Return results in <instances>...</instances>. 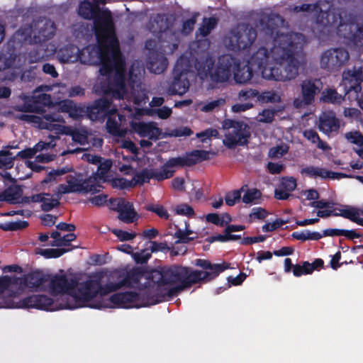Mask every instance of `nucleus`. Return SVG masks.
Listing matches in <instances>:
<instances>
[{
	"label": "nucleus",
	"mask_w": 363,
	"mask_h": 363,
	"mask_svg": "<svg viewBox=\"0 0 363 363\" xmlns=\"http://www.w3.org/2000/svg\"><path fill=\"white\" fill-rule=\"evenodd\" d=\"M283 21L280 15L275 13L263 16L260 20L262 32L274 43L272 53L275 62L272 69L264 72V78L267 79L286 82L295 79L298 74V57L302 48L293 40L292 35L280 31Z\"/></svg>",
	"instance_id": "f257e3e1"
},
{
	"label": "nucleus",
	"mask_w": 363,
	"mask_h": 363,
	"mask_svg": "<svg viewBox=\"0 0 363 363\" xmlns=\"http://www.w3.org/2000/svg\"><path fill=\"white\" fill-rule=\"evenodd\" d=\"M199 273L189 267L180 264L160 266L146 274L145 287L157 286V291L147 304H157L173 298L179 292L199 283Z\"/></svg>",
	"instance_id": "f03ea898"
},
{
	"label": "nucleus",
	"mask_w": 363,
	"mask_h": 363,
	"mask_svg": "<svg viewBox=\"0 0 363 363\" xmlns=\"http://www.w3.org/2000/svg\"><path fill=\"white\" fill-rule=\"evenodd\" d=\"M52 295H69L74 303H65L60 308L75 309L88 307L95 309L107 308L108 303L99 298L100 279H89L79 282L77 276L69 277L67 274H55L50 281Z\"/></svg>",
	"instance_id": "7ed1b4c3"
},
{
	"label": "nucleus",
	"mask_w": 363,
	"mask_h": 363,
	"mask_svg": "<svg viewBox=\"0 0 363 363\" xmlns=\"http://www.w3.org/2000/svg\"><path fill=\"white\" fill-rule=\"evenodd\" d=\"M111 45L108 55L107 50H104L102 60L103 65L100 66L99 73L102 76L110 77L114 71L113 79L109 81L103 92L106 95H111L113 98L121 99L127 93L125 87V67L120 48L117 43Z\"/></svg>",
	"instance_id": "20e7f679"
},
{
	"label": "nucleus",
	"mask_w": 363,
	"mask_h": 363,
	"mask_svg": "<svg viewBox=\"0 0 363 363\" xmlns=\"http://www.w3.org/2000/svg\"><path fill=\"white\" fill-rule=\"evenodd\" d=\"M323 29H337V33L356 45L363 46V26L355 23L343 8L330 7L317 18Z\"/></svg>",
	"instance_id": "39448f33"
},
{
	"label": "nucleus",
	"mask_w": 363,
	"mask_h": 363,
	"mask_svg": "<svg viewBox=\"0 0 363 363\" xmlns=\"http://www.w3.org/2000/svg\"><path fill=\"white\" fill-rule=\"evenodd\" d=\"M78 13L84 19L94 21V35L101 45L108 33L116 31L112 13L108 9L101 10L98 5L84 0L79 6Z\"/></svg>",
	"instance_id": "423d86ee"
},
{
	"label": "nucleus",
	"mask_w": 363,
	"mask_h": 363,
	"mask_svg": "<svg viewBox=\"0 0 363 363\" xmlns=\"http://www.w3.org/2000/svg\"><path fill=\"white\" fill-rule=\"evenodd\" d=\"M116 41L117 47H119V42L116 35V31H111L107 35L103 45H101L99 40L96 39L97 45L91 46L88 45L83 48L82 50L79 49V60L82 64L84 65H93L99 61L101 66L103 65L102 54L103 51L107 50V54H109L111 50V45H115Z\"/></svg>",
	"instance_id": "0eeeda50"
},
{
	"label": "nucleus",
	"mask_w": 363,
	"mask_h": 363,
	"mask_svg": "<svg viewBox=\"0 0 363 363\" xmlns=\"http://www.w3.org/2000/svg\"><path fill=\"white\" fill-rule=\"evenodd\" d=\"M189 60L185 57H180L177 61L174 68V78L167 89L169 95L184 94L189 88V81L187 79V74L189 72Z\"/></svg>",
	"instance_id": "6e6552de"
},
{
	"label": "nucleus",
	"mask_w": 363,
	"mask_h": 363,
	"mask_svg": "<svg viewBox=\"0 0 363 363\" xmlns=\"http://www.w3.org/2000/svg\"><path fill=\"white\" fill-rule=\"evenodd\" d=\"M350 60L348 51L343 48H329L325 50L320 60V67L330 72L339 71Z\"/></svg>",
	"instance_id": "1a4fd4ad"
},
{
	"label": "nucleus",
	"mask_w": 363,
	"mask_h": 363,
	"mask_svg": "<svg viewBox=\"0 0 363 363\" xmlns=\"http://www.w3.org/2000/svg\"><path fill=\"white\" fill-rule=\"evenodd\" d=\"M149 272L145 271L141 267H135L128 271L125 277L116 283L109 282L103 285L100 281V300L104 301V296L116 291L123 286H130L132 284H138L143 277L146 279V274Z\"/></svg>",
	"instance_id": "9d476101"
},
{
	"label": "nucleus",
	"mask_w": 363,
	"mask_h": 363,
	"mask_svg": "<svg viewBox=\"0 0 363 363\" xmlns=\"http://www.w3.org/2000/svg\"><path fill=\"white\" fill-rule=\"evenodd\" d=\"M257 30L250 25H246L241 30H233L230 33L228 48L234 52L247 50L255 41Z\"/></svg>",
	"instance_id": "9b49d317"
},
{
	"label": "nucleus",
	"mask_w": 363,
	"mask_h": 363,
	"mask_svg": "<svg viewBox=\"0 0 363 363\" xmlns=\"http://www.w3.org/2000/svg\"><path fill=\"white\" fill-rule=\"evenodd\" d=\"M32 40L35 44H41L52 39L56 33V26L52 20L40 18L34 21L30 26Z\"/></svg>",
	"instance_id": "f8f14e48"
},
{
	"label": "nucleus",
	"mask_w": 363,
	"mask_h": 363,
	"mask_svg": "<svg viewBox=\"0 0 363 363\" xmlns=\"http://www.w3.org/2000/svg\"><path fill=\"white\" fill-rule=\"evenodd\" d=\"M111 99L101 97L86 107L87 116L91 121H104L106 117L116 113L118 109L113 106Z\"/></svg>",
	"instance_id": "ddd939ff"
},
{
	"label": "nucleus",
	"mask_w": 363,
	"mask_h": 363,
	"mask_svg": "<svg viewBox=\"0 0 363 363\" xmlns=\"http://www.w3.org/2000/svg\"><path fill=\"white\" fill-rule=\"evenodd\" d=\"M152 296V295H147L145 301L140 304L139 303L140 300V294L135 291L119 292L111 295L109 298V301L114 307L121 308L145 307L152 305L147 304L148 300Z\"/></svg>",
	"instance_id": "4468645a"
},
{
	"label": "nucleus",
	"mask_w": 363,
	"mask_h": 363,
	"mask_svg": "<svg viewBox=\"0 0 363 363\" xmlns=\"http://www.w3.org/2000/svg\"><path fill=\"white\" fill-rule=\"evenodd\" d=\"M266 40H271L273 46L270 48V51L268 50L265 47H260L256 52H255L250 60H248L249 64L252 67H255L257 71L262 73L264 77V72L267 69H272L275 62V59L273 57L272 50H274V43L272 40L269 38L264 33Z\"/></svg>",
	"instance_id": "2eb2a0df"
},
{
	"label": "nucleus",
	"mask_w": 363,
	"mask_h": 363,
	"mask_svg": "<svg viewBox=\"0 0 363 363\" xmlns=\"http://www.w3.org/2000/svg\"><path fill=\"white\" fill-rule=\"evenodd\" d=\"M229 127L234 128L235 129L232 133L225 135V138L223 140V143L227 147L232 149L237 145H245L248 143L250 133L246 129V125L240 122L230 121Z\"/></svg>",
	"instance_id": "dca6fc26"
},
{
	"label": "nucleus",
	"mask_w": 363,
	"mask_h": 363,
	"mask_svg": "<svg viewBox=\"0 0 363 363\" xmlns=\"http://www.w3.org/2000/svg\"><path fill=\"white\" fill-rule=\"evenodd\" d=\"M301 97L294 101V105L296 108L311 105L315 99V96L320 91V88L316 84V80L306 79L300 85Z\"/></svg>",
	"instance_id": "f3484780"
},
{
	"label": "nucleus",
	"mask_w": 363,
	"mask_h": 363,
	"mask_svg": "<svg viewBox=\"0 0 363 363\" xmlns=\"http://www.w3.org/2000/svg\"><path fill=\"white\" fill-rule=\"evenodd\" d=\"M236 59L230 55H224L218 57L217 65L211 75V79L216 82L228 81L234 71Z\"/></svg>",
	"instance_id": "a211bd4d"
},
{
	"label": "nucleus",
	"mask_w": 363,
	"mask_h": 363,
	"mask_svg": "<svg viewBox=\"0 0 363 363\" xmlns=\"http://www.w3.org/2000/svg\"><path fill=\"white\" fill-rule=\"evenodd\" d=\"M66 181L72 193H96L99 192L102 188V186L96 182L95 177H89L82 181L76 176L68 175Z\"/></svg>",
	"instance_id": "6ab92c4d"
},
{
	"label": "nucleus",
	"mask_w": 363,
	"mask_h": 363,
	"mask_svg": "<svg viewBox=\"0 0 363 363\" xmlns=\"http://www.w3.org/2000/svg\"><path fill=\"white\" fill-rule=\"evenodd\" d=\"M47 280L46 276L39 270L31 272L23 277H11L13 286H18L19 289L27 287L35 290L43 286Z\"/></svg>",
	"instance_id": "aec40b11"
},
{
	"label": "nucleus",
	"mask_w": 363,
	"mask_h": 363,
	"mask_svg": "<svg viewBox=\"0 0 363 363\" xmlns=\"http://www.w3.org/2000/svg\"><path fill=\"white\" fill-rule=\"evenodd\" d=\"M19 304V307L23 308H36L44 311H54L57 309L53 299L44 294L28 296L21 300Z\"/></svg>",
	"instance_id": "412c9836"
},
{
	"label": "nucleus",
	"mask_w": 363,
	"mask_h": 363,
	"mask_svg": "<svg viewBox=\"0 0 363 363\" xmlns=\"http://www.w3.org/2000/svg\"><path fill=\"white\" fill-rule=\"evenodd\" d=\"M111 209L117 211L118 218L125 223H133L139 218L133 204L122 198L117 201L116 207H111Z\"/></svg>",
	"instance_id": "4be33fe9"
},
{
	"label": "nucleus",
	"mask_w": 363,
	"mask_h": 363,
	"mask_svg": "<svg viewBox=\"0 0 363 363\" xmlns=\"http://www.w3.org/2000/svg\"><path fill=\"white\" fill-rule=\"evenodd\" d=\"M318 129L327 135L337 133L340 129V121L333 111L323 112L319 116Z\"/></svg>",
	"instance_id": "5701e85b"
},
{
	"label": "nucleus",
	"mask_w": 363,
	"mask_h": 363,
	"mask_svg": "<svg viewBox=\"0 0 363 363\" xmlns=\"http://www.w3.org/2000/svg\"><path fill=\"white\" fill-rule=\"evenodd\" d=\"M132 130L140 137H147L150 140L159 139L162 130L153 123L135 122L130 123Z\"/></svg>",
	"instance_id": "b1692460"
},
{
	"label": "nucleus",
	"mask_w": 363,
	"mask_h": 363,
	"mask_svg": "<svg viewBox=\"0 0 363 363\" xmlns=\"http://www.w3.org/2000/svg\"><path fill=\"white\" fill-rule=\"evenodd\" d=\"M171 174L169 172H165L164 174L160 173V171L156 169H147V168L143 169L141 171L136 172L131 182H133V186L135 185H143L144 183L149 182L150 179H155L158 182L163 181L167 179H169Z\"/></svg>",
	"instance_id": "393cba45"
},
{
	"label": "nucleus",
	"mask_w": 363,
	"mask_h": 363,
	"mask_svg": "<svg viewBox=\"0 0 363 363\" xmlns=\"http://www.w3.org/2000/svg\"><path fill=\"white\" fill-rule=\"evenodd\" d=\"M147 67L155 74L162 73L168 66V60L164 53L157 50L148 52Z\"/></svg>",
	"instance_id": "a878e982"
},
{
	"label": "nucleus",
	"mask_w": 363,
	"mask_h": 363,
	"mask_svg": "<svg viewBox=\"0 0 363 363\" xmlns=\"http://www.w3.org/2000/svg\"><path fill=\"white\" fill-rule=\"evenodd\" d=\"M302 174H306L309 177L317 178L320 177L322 179H340L350 177L347 174L342 172H335L327 170L324 168L308 166L301 170Z\"/></svg>",
	"instance_id": "bb28decb"
},
{
	"label": "nucleus",
	"mask_w": 363,
	"mask_h": 363,
	"mask_svg": "<svg viewBox=\"0 0 363 363\" xmlns=\"http://www.w3.org/2000/svg\"><path fill=\"white\" fill-rule=\"evenodd\" d=\"M252 67L248 61L246 64L241 65L236 60L233 72L235 82L240 84H251L254 76Z\"/></svg>",
	"instance_id": "cd10ccee"
},
{
	"label": "nucleus",
	"mask_w": 363,
	"mask_h": 363,
	"mask_svg": "<svg viewBox=\"0 0 363 363\" xmlns=\"http://www.w3.org/2000/svg\"><path fill=\"white\" fill-rule=\"evenodd\" d=\"M291 10L294 11V13H301V12H306V13H313L316 12L318 13L316 18H315V28H317L320 33L321 34H325L330 32V30H325L323 29L320 25H318L317 23V18L318 17L324 12H326L327 11H323L320 8V5L318 2H315L314 4H303L301 5L298 6H291Z\"/></svg>",
	"instance_id": "c85d7f7f"
},
{
	"label": "nucleus",
	"mask_w": 363,
	"mask_h": 363,
	"mask_svg": "<svg viewBox=\"0 0 363 363\" xmlns=\"http://www.w3.org/2000/svg\"><path fill=\"white\" fill-rule=\"evenodd\" d=\"M342 78L344 82H349V91L353 90L355 92L360 91V84L363 81V67L354 69L353 71L350 69L344 71Z\"/></svg>",
	"instance_id": "c756f323"
},
{
	"label": "nucleus",
	"mask_w": 363,
	"mask_h": 363,
	"mask_svg": "<svg viewBox=\"0 0 363 363\" xmlns=\"http://www.w3.org/2000/svg\"><path fill=\"white\" fill-rule=\"evenodd\" d=\"M191 160H190L189 152L184 157H177L169 158L162 167L160 173L164 174L165 172H169L172 177L175 170L171 169L173 167H191Z\"/></svg>",
	"instance_id": "7c9ffc66"
},
{
	"label": "nucleus",
	"mask_w": 363,
	"mask_h": 363,
	"mask_svg": "<svg viewBox=\"0 0 363 363\" xmlns=\"http://www.w3.org/2000/svg\"><path fill=\"white\" fill-rule=\"evenodd\" d=\"M229 268H230V264L225 262H223L220 264L211 263V267L207 269L210 270L209 272L197 270V272L199 273V283L201 281L212 280L217 277L221 272Z\"/></svg>",
	"instance_id": "2f4dec72"
},
{
	"label": "nucleus",
	"mask_w": 363,
	"mask_h": 363,
	"mask_svg": "<svg viewBox=\"0 0 363 363\" xmlns=\"http://www.w3.org/2000/svg\"><path fill=\"white\" fill-rule=\"evenodd\" d=\"M23 194L21 186L11 185L0 193V201H6L9 204H18L19 199Z\"/></svg>",
	"instance_id": "473e14b6"
},
{
	"label": "nucleus",
	"mask_w": 363,
	"mask_h": 363,
	"mask_svg": "<svg viewBox=\"0 0 363 363\" xmlns=\"http://www.w3.org/2000/svg\"><path fill=\"white\" fill-rule=\"evenodd\" d=\"M79 49L75 45L68 44L58 50L57 56L63 62H75L79 58Z\"/></svg>",
	"instance_id": "72a5a7b5"
},
{
	"label": "nucleus",
	"mask_w": 363,
	"mask_h": 363,
	"mask_svg": "<svg viewBox=\"0 0 363 363\" xmlns=\"http://www.w3.org/2000/svg\"><path fill=\"white\" fill-rule=\"evenodd\" d=\"M320 100L324 103L339 105L344 100V96L334 89H326L322 92Z\"/></svg>",
	"instance_id": "f704fd0d"
},
{
	"label": "nucleus",
	"mask_w": 363,
	"mask_h": 363,
	"mask_svg": "<svg viewBox=\"0 0 363 363\" xmlns=\"http://www.w3.org/2000/svg\"><path fill=\"white\" fill-rule=\"evenodd\" d=\"M293 238L306 241V240H319L323 238V235L318 232H311L308 230H305L303 231H296L291 234Z\"/></svg>",
	"instance_id": "c9c22d12"
},
{
	"label": "nucleus",
	"mask_w": 363,
	"mask_h": 363,
	"mask_svg": "<svg viewBox=\"0 0 363 363\" xmlns=\"http://www.w3.org/2000/svg\"><path fill=\"white\" fill-rule=\"evenodd\" d=\"M218 20L214 17L204 18L203 23L199 28V35L201 37L208 36L211 30L216 26Z\"/></svg>",
	"instance_id": "e433bc0d"
},
{
	"label": "nucleus",
	"mask_w": 363,
	"mask_h": 363,
	"mask_svg": "<svg viewBox=\"0 0 363 363\" xmlns=\"http://www.w3.org/2000/svg\"><path fill=\"white\" fill-rule=\"evenodd\" d=\"M340 214L342 217L349 219L350 220L363 226V218H359V210L350 207L348 209H341Z\"/></svg>",
	"instance_id": "4c0bfd02"
},
{
	"label": "nucleus",
	"mask_w": 363,
	"mask_h": 363,
	"mask_svg": "<svg viewBox=\"0 0 363 363\" xmlns=\"http://www.w3.org/2000/svg\"><path fill=\"white\" fill-rule=\"evenodd\" d=\"M72 250V248H48L41 249L38 254L45 258H57L63 255L65 253Z\"/></svg>",
	"instance_id": "58836bf2"
},
{
	"label": "nucleus",
	"mask_w": 363,
	"mask_h": 363,
	"mask_svg": "<svg viewBox=\"0 0 363 363\" xmlns=\"http://www.w3.org/2000/svg\"><path fill=\"white\" fill-rule=\"evenodd\" d=\"M16 157L12 156V152L9 150H0V168L10 169L14 164Z\"/></svg>",
	"instance_id": "ea45409f"
},
{
	"label": "nucleus",
	"mask_w": 363,
	"mask_h": 363,
	"mask_svg": "<svg viewBox=\"0 0 363 363\" xmlns=\"http://www.w3.org/2000/svg\"><path fill=\"white\" fill-rule=\"evenodd\" d=\"M190 160H191V166L196 164L204 160L210 159V152L203 150H195L189 152Z\"/></svg>",
	"instance_id": "a19ab883"
},
{
	"label": "nucleus",
	"mask_w": 363,
	"mask_h": 363,
	"mask_svg": "<svg viewBox=\"0 0 363 363\" xmlns=\"http://www.w3.org/2000/svg\"><path fill=\"white\" fill-rule=\"evenodd\" d=\"M247 185L242 186L240 189L228 192L225 196V201L228 206H233L237 202L241 199V194L245 191Z\"/></svg>",
	"instance_id": "79ce46f5"
},
{
	"label": "nucleus",
	"mask_w": 363,
	"mask_h": 363,
	"mask_svg": "<svg viewBox=\"0 0 363 363\" xmlns=\"http://www.w3.org/2000/svg\"><path fill=\"white\" fill-rule=\"evenodd\" d=\"M77 238V236L74 233H70L64 236H62L61 239L59 240H52L50 242V245L55 246V247H66L65 248H72L71 242L74 241Z\"/></svg>",
	"instance_id": "37998d69"
},
{
	"label": "nucleus",
	"mask_w": 363,
	"mask_h": 363,
	"mask_svg": "<svg viewBox=\"0 0 363 363\" xmlns=\"http://www.w3.org/2000/svg\"><path fill=\"white\" fill-rule=\"evenodd\" d=\"M262 192L256 189H247L242 198V201L245 203H251L256 200L260 199L262 198Z\"/></svg>",
	"instance_id": "c03bdc74"
},
{
	"label": "nucleus",
	"mask_w": 363,
	"mask_h": 363,
	"mask_svg": "<svg viewBox=\"0 0 363 363\" xmlns=\"http://www.w3.org/2000/svg\"><path fill=\"white\" fill-rule=\"evenodd\" d=\"M145 245L146 247L145 249L141 250L140 252H138L134 255V259L138 264H145L152 257V252L150 247L147 243H146Z\"/></svg>",
	"instance_id": "a18cd8bd"
},
{
	"label": "nucleus",
	"mask_w": 363,
	"mask_h": 363,
	"mask_svg": "<svg viewBox=\"0 0 363 363\" xmlns=\"http://www.w3.org/2000/svg\"><path fill=\"white\" fill-rule=\"evenodd\" d=\"M11 283V277L9 276H4L0 277V294L4 292L6 290H9L10 296H16L18 294L17 291H13Z\"/></svg>",
	"instance_id": "49530a36"
},
{
	"label": "nucleus",
	"mask_w": 363,
	"mask_h": 363,
	"mask_svg": "<svg viewBox=\"0 0 363 363\" xmlns=\"http://www.w3.org/2000/svg\"><path fill=\"white\" fill-rule=\"evenodd\" d=\"M345 138L352 144L363 146V135L358 130L346 133Z\"/></svg>",
	"instance_id": "de8ad7c7"
},
{
	"label": "nucleus",
	"mask_w": 363,
	"mask_h": 363,
	"mask_svg": "<svg viewBox=\"0 0 363 363\" xmlns=\"http://www.w3.org/2000/svg\"><path fill=\"white\" fill-rule=\"evenodd\" d=\"M60 199H54L52 196H45L44 201L42 202L41 209L45 212L52 211L53 208L60 206Z\"/></svg>",
	"instance_id": "09e8293b"
},
{
	"label": "nucleus",
	"mask_w": 363,
	"mask_h": 363,
	"mask_svg": "<svg viewBox=\"0 0 363 363\" xmlns=\"http://www.w3.org/2000/svg\"><path fill=\"white\" fill-rule=\"evenodd\" d=\"M106 126L108 133L114 135V136H120V125L118 122L112 118L111 116H108Z\"/></svg>",
	"instance_id": "8fccbe9b"
},
{
	"label": "nucleus",
	"mask_w": 363,
	"mask_h": 363,
	"mask_svg": "<svg viewBox=\"0 0 363 363\" xmlns=\"http://www.w3.org/2000/svg\"><path fill=\"white\" fill-rule=\"evenodd\" d=\"M279 186L290 193L294 191L297 186L296 179L292 177H282Z\"/></svg>",
	"instance_id": "3c124183"
},
{
	"label": "nucleus",
	"mask_w": 363,
	"mask_h": 363,
	"mask_svg": "<svg viewBox=\"0 0 363 363\" xmlns=\"http://www.w3.org/2000/svg\"><path fill=\"white\" fill-rule=\"evenodd\" d=\"M28 222L26 220H18L15 222L7 223L2 226L4 230L15 231L18 230L25 229L28 226Z\"/></svg>",
	"instance_id": "603ef678"
},
{
	"label": "nucleus",
	"mask_w": 363,
	"mask_h": 363,
	"mask_svg": "<svg viewBox=\"0 0 363 363\" xmlns=\"http://www.w3.org/2000/svg\"><path fill=\"white\" fill-rule=\"evenodd\" d=\"M288 220H284L281 218H277L273 223H267L262 227L263 232H272L283 225L288 223Z\"/></svg>",
	"instance_id": "864d4df0"
},
{
	"label": "nucleus",
	"mask_w": 363,
	"mask_h": 363,
	"mask_svg": "<svg viewBox=\"0 0 363 363\" xmlns=\"http://www.w3.org/2000/svg\"><path fill=\"white\" fill-rule=\"evenodd\" d=\"M43 118L50 124V126L47 125L46 128L50 130H57V125L51 124L52 122H65L62 116L57 113H45L43 115Z\"/></svg>",
	"instance_id": "5fc2aeb1"
},
{
	"label": "nucleus",
	"mask_w": 363,
	"mask_h": 363,
	"mask_svg": "<svg viewBox=\"0 0 363 363\" xmlns=\"http://www.w3.org/2000/svg\"><path fill=\"white\" fill-rule=\"evenodd\" d=\"M186 233L181 228H177L174 233V237L177 238L178 240L175 242V243H184L187 244L191 241L194 240L196 238V236L190 237L185 234Z\"/></svg>",
	"instance_id": "6e6d98bb"
},
{
	"label": "nucleus",
	"mask_w": 363,
	"mask_h": 363,
	"mask_svg": "<svg viewBox=\"0 0 363 363\" xmlns=\"http://www.w3.org/2000/svg\"><path fill=\"white\" fill-rule=\"evenodd\" d=\"M175 211L177 214L186 216L187 217H192L195 215L194 208L186 203H182L177 205L175 208Z\"/></svg>",
	"instance_id": "4d7b16f0"
},
{
	"label": "nucleus",
	"mask_w": 363,
	"mask_h": 363,
	"mask_svg": "<svg viewBox=\"0 0 363 363\" xmlns=\"http://www.w3.org/2000/svg\"><path fill=\"white\" fill-rule=\"evenodd\" d=\"M147 211L156 213L160 218L168 219L169 213L163 206L149 205L146 208Z\"/></svg>",
	"instance_id": "13d9d810"
},
{
	"label": "nucleus",
	"mask_w": 363,
	"mask_h": 363,
	"mask_svg": "<svg viewBox=\"0 0 363 363\" xmlns=\"http://www.w3.org/2000/svg\"><path fill=\"white\" fill-rule=\"evenodd\" d=\"M112 233L122 242L131 240L136 236L135 233H129L120 229H114Z\"/></svg>",
	"instance_id": "bf43d9fd"
},
{
	"label": "nucleus",
	"mask_w": 363,
	"mask_h": 363,
	"mask_svg": "<svg viewBox=\"0 0 363 363\" xmlns=\"http://www.w3.org/2000/svg\"><path fill=\"white\" fill-rule=\"evenodd\" d=\"M112 186L120 189H128L133 186V182L125 178H116L112 180Z\"/></svg>",
	"instance_id": "052dcab7"
},
{
	"label": "nucleus",
	"mask_w": 363,
	"mask_h": 363,
	"mask_svg": "<svg viewBox=\"0 0 363 363\" xmlns=\"http://www.w3.org/2000/svg\"><path fill=\"white\" fill-rule=\"evenodd\" d=\"M14 57L11 56L8 57L6 54L0 52V71H4L11 67L14 62Z\"/></svg>",
	"instance_id": "680f3d73"
},
{
	"label": "nucleus",
	"mask_w": 363,
	"mask_h": 363,
	"mask_svg": "<svg viewBox=\"0 0 363 363\" xmlns=\"http://www.w3.org/2000/svg\"><path fill=\"white\" fill-rule=\"evenodd\" d=\"M218 134V131L216 129L208 128L197 133L196 137L204 143L206 139H210L212 137L217 138Z\"/></svg>",
	"instance_id": "e2e57ef3"
},
{
	"label": "nucleus",
	"mask_w": 363,
	"mask_h": 363,
	"mask_svg": "<svg viewBox=\"0 0 363 363\" xmlns=\"http://www.w3.org/2000/svg\"><path fill=\"white\" fill-rule=\"evenodd\" d=\"M268 215L267 211L262 207H255L252 209V212L249 216L251 219L257 218L259 220L264 219Z\"/></svg>",
	"instance_id": "0e129e2a"
},
{
	"label": "nucleus",
	"mask_w": 363,
	"mask_h": 363,
	"mask_svg": "<svg viewBox=\"0 0 363 363\" xmlns=\"http://www.w3.org/2000/svg\"><path fill=\"white\" fill-rule=\"evenodd\" d=\"M307 261L303 262V264H295L293 269V274L295 277H298L303 274H310L309 267L306 266Z\"/></svg>",
	"instance_id": "69168bd1"
},
{
	"label": "nucleus",
	"mask_w": 363,
	"mask_h": 363,
	"mask_svg": "<svg viewBox=\"0 0 363 363\" xmlns=\"http://www.w3.org/2000/svg\"><path fill=\"white\" fill-rule=\"evenodd\" d=\"M207 222L213 223L220 227L225 226V220L221 219L220 216L216 213H208L206 216Z\"/></svg>",
	"instance_id": "338daca9"
},
{
	"label": "nucleus",
	"mask_w": 363,
	"mask_h": 363,
	"mask_svg": "<svg viewBox=\"0 0 363 363\" xmlns=\"http://www.w3.org/2000/svg\"><path fill=\"white\" fill-rule=\"evenodd\" d=\"M148 246L150 247L152 253L153 252H163L166 250H169V247H168L167 244L166 242H157L156 241H149L147 242Z\"/></svg>",
	"instance_id": "774afa93"
}]
</instances>
